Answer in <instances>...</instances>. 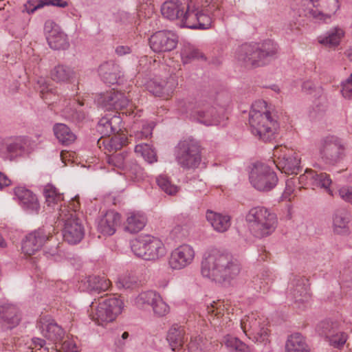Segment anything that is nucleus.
<instances>
[{"label":"nucleus","mask_w":352,"mask_h":352,"mask_svg":"<svg viewBox=\"0 0 352 352\" xmlns=\"http://www.w3.org/2000/svg\"><path fill=\"white\" fill-rule=\"evenodd\" d=\"M107 162L112 166L124 170L125 174L128 173H133L139 168L136 164H134L133 166H128L127 154L124 153L109 155L107 158Z\"/></svg>","instance_id":"37"},{"label":"nucleus","mask_w":352,"mask_h":352,"mask_svg":"<svg viewBox=\"0 0 352 352\" xmlns=\"http://www.w3.org/2000/svg\"><path fill=\"white\" fill-rule=\"evenodd\" d=\"M250 231L256 238L262 239L271 235L276 229V214L263 206L252 208L245 216Z\"/></svg>","instance_id":"5"},{"label":"nucleus","mask_w":352,"mask_h":352,"mask_svg":"<svg viewBox=\"0 0 352 352\" xmlns=\"http://www.w3.org/2000/svg\"><path fill=\"white\" fill-rule=\"evenodd\" d=\"M251 185L261 192H269L274 188L278 182V176L268 164L256 162L253 164L249 175Z\"/></svg>","instance_id":"11"},{"label":"nucleus","mask_w":352,"mask_h":352,"mask_svg":"<svg viewBox=\"0 0 352 352\" xmlns=\"http://www.w3.org/2000/svg\"><path fill=\"white\" fill-rule=\"evenodd\" d=\"M307 2L314 7L321 6L328 11V13L324 14L318 10L311 8L305 10V15L313 19L316 22H329L331 16L340 8L339 0H307Z\"/></svg>","instance_id":"18"},{"label":"nucleus","mask_w":352,"mask_h":352,"mask_svg":"<svg viewBox=\"0 0 352 352\" xmlns=\"http://www.w3.org/2000/svg\"><path fill=\"white\" fill-rule=\"evenodd\" d=\"M123 308L122 300L116 296H110L100 299L97 306H94L92 302L90 316L97 324L103 325L104 323L114 321L122 313Z\"/></svg>","instance_id":"9"},{"label":"nucleus","mask_w":352,"mask_h":352,"mask_svg":"<svg viewBox=\"0 0 352 352\" xmlns=\"http://www.w3.org/2000/svg\"><path fill=\"white\" fill-rule=\"evenodd\" d=\"M157 186L166 194L173 195L178 191V187L171 183L166 175H160L156 178Z\"/></svg>","instance_id":"50"},{"label":"nucleus","mask_w":352,"mask_h":352,"mask_svg":"<svg viewBox=\"0 0 352 352\" xmlns=\"http://www.w3.org/2000/svg\"><path fill=\"white\" fill-rule=\"evenodd\" d=\"M57 219L63 224V236L66 242L74 245L82 239L84 228L74 210L69 209L67 206H61Z\"/></svg>","instance_id":"7"},{"label":"nucleus","mask_w":352,"mask_h":352,"mask_svg":"<svg viewBox=\"0 0 352 352\" xmlns=\"http://www.w3.org/2000/svg\"><path fill=\"white\" fill-rule=\"evenodd\" d=\"M177 44V36L170 31H158L149 39L151 48L155 52H169Z\"/></svg>","instance_id":"19"},{"label":"nucleus","mask_w":352,"mask_h":352,"mask_svg":"<svg viewBox=\"0 0 352 352\" xmlns=\"http://www.w3.org/2000/svg\"><path fill=\"white\" fill-rule=\"evenodd\" d=\"M63 108H60L62 111V116L66 119L70 120L73 122H80L85 118V114L80 110L73 109L69 105L63 104Z\"/></svg>","instance_id":"52"},{"label":"nucleus","mask_w":352,"mask_h":352,"mask_svg":"<svg viewBox=\"0 0 352 352\" xmlns=\"http://www.w3.org/2000/svg\"><path fill=\"white\" fill-rule=\"evenodd\" d=\"M241 329L245 335L253 342L266 344L269 342V331L267 322L256 313L245 316L240 322Z\"/></svg>","instance_id":"12"},{"label":"nucleus","mask_w":352,"mask_h":352,"mask_svg":"<svg viewBox=\"0 0 352 352\" xmlns=\"http://www.w3.org/2000/svg\"><path fill=\"white\" fill-rule=\"evenodd\" d=\"M21 320L19 309L9 303L0 304V324L8 329L16 327Z\"/></svg>","instance_id":"25"},{"label":"nucleus","mask_w":352,"mask_h":352,"mask_svg":"<svg viewBox=\"0 0 352 352\" xmlns=\"http://www.w3.org/2000/svg\"><path fill=\"white\" fill-rule=\"evenodd\" d=\"M54 133L58 141L65 145L73 143L76 136L70 129L64 124H56L54 126Z\"/></svg>","instance_id":"41"},{"label":"nucleus","mask_w":352,"mask_h":352,"mask_svg":"<svg viewBox=\"0 0 352 352\" xmlns=\"http://www.w3.org/2000/svg\"><path fill=\"white\" fill-rule=\"evenodd\" d=\"M341 94L346 99L352 98V73L349 78L341 82Z\"/></svg>","instance_id":"60"},{"label":"nucleus","mask_w":352,"mask_h":352,"mask_svg":"<svg viewBox=\"0 0 352 352\" xmlns=\"http://www.w3.org/2000/svg\"><path fill=\"white\" fill-rule=\"evenodd\" d=\"M135 152L142 156L149 164L157 162L156 153L148 144H137L135 147Z\"/></svg>","instance_id":"46"},{"label":"nucleus","mask_w":352,"mask_h":352,"mask_svg":"<svg viewBox=\"0 0 352 352\" xmlns=\"http://www.w3.org/2000/svg\"><path fill=\"white\" fill-rule=\"evenodd\" d=\"M223 342L226 347L232 351L247 352L248 346L235 337L226 336L223 338Z\"/></svg>","instance_id":"48"},{"label":"nucleus","mask_w":352,"mask_h":352,"mask_svg":"<svg viewBox=\"0 0 352 352\" xmlns=\"http://www.w3.org/2000/svg\"><path fill=\"white\" fill-rule=\"evenodd\" d=\"M206 218L213 229L218 232H226L231 226V218L228 214L207 210Z\"/></svg>","instance_id":"29"},{"label":"nucleus","mask_w":352,"mask_h":352,"mask_svg":"<svg viewBox=\"0 0 352 352\" xmlns=\"http://www.w3.org/2000/svg\"><path fill=\"white\" fill-rule=\"evenodd\" d=\"M249 124L252 133L264 142L271 141L275 138L278 126L264 100H257L252 104L249 114Z\"/></svg>","instance_id":"3"},{"label":"nucleus","mask_w":352,"mask_h":352,"mask_svg":"<svg viewBox=\"0 0 352 352\" xmlns=\"http://www.w3.org/2000/svg\"><path fill=\"white\" fill-rule=\"evenodd\" d=\"M286 352H310V348L304 336L296 333L287 338L285 344Z\"/></svg>","instance_id":"35"},{"label":"nucleus","mask_w":352,"mask_h":352,"mask_svg":"<svg viewBox=\"0 0 352 352\" xmlns=\"http://www.w3.org/2000/svg\"><path fill=\"white\" fill-rule=\"evenodd\" d=\"M289 153H291L286 146H276L274 149L273 152V164L276 166V163L277 161H280L283 157L285 155V157Z\"/></svg>","instance_id":"63"},{"label":"nucleus","mask_w":352,"mask_h":352,"mask_svg":"<svg viewBox=\"0 0 352 352\" xmlns=\"http://www.w3.org/2000/svg\"><path fill=\"white\" fill-rule=\"evenodd\" d=\"M67 5V2L64 0H28L24 4L23 12L28 14H33L36 10L44 6H52L58 8H65Z\"/></svg>","instance_id":"34"},{"label":"nucleus","mask_w":352,"mask_h":352,"mask_svg":"<svg viewBox=\"0 0 352 352\" xmlns=\"http://www.w3.org/2000/svg\"><path fill=\"white\" fill-rule=\"evenodd\" d=\"M278 52V46L271 40L256 44H244L240 46L236 54L238 61L246 67H262L273 58Z\"/></svg>","instance_id":"4"},{"label":"nucleus","mask_w":352,"mask_h":352,"mask_svg":"<svg viewBox=\"0 0 352 352\" xmlns=\"http://www.w3.org/2000/svg\"><path fill=\"white\" fill-rule=\"evenodd\" d=\"M302 90L307 94L311 95L315 98H320L323 94L322 88L320 86H316L311 80H307L302 83Z\"/></svg>","instance_id":"55"},{"label":"nucleus","mask_w":352,"mask_h":352,"mask_svg":"<svg viewBox=\"0 0 352 352\" xmlns=\"http://www.w3.org/2000/svg\"><path fill=\"white\" fill-rule=\"evenodd\" d=\"M332 180L330 176L326 173H317L315 171L312 188H319L323 189L329 195L333 196V192L331 189Z\"/></svg>","instance_id":"44"},{"label":"nucleus","mask_w":352,"mask_h":352,"mask_svg":"<svg viewBox=\"0 0 352 352\" xmlns=\"http://www.w3.org/2000/svg\"><path fill=\"white\" fill-rule=\"evenodd\" d=\"M120 222V214L114 210H109L98 219L97 230L104 236H112L116 232Z\"/></svg>","instance_id":"22"},{"label":"nucleus","mask_w":352,"mask_h":352,"mask_svg":"<svg viewBox=\"0 0 352 352\" xmlns=\"http://www.w3.org/2000/svg\"><path fill=\"white\" fill-rule=\"evenodd\" d=\"M51 78L58 83L71 82L76 77V72L71 67L58 64L50 72Z\"/></svg>","instance_id":"31"},{"label":"nucleus","mask_w":352,"mask_h":352,"mask_svg":"<svg viewBox=\"0 0 352 352\" xmlns=\"http://www.w3.org/2000/svg\"><path fill=\"white\" fill-rule=\"evenodd\" d=\"M133 254L144 260L155 261L166 254L163 242L153 236H140L131 241Z\"/></svg>","instance_id":"8"},{"label":"nucleus","mask_w":352,"mask_h":352,"mask_svg":"<svg viewBox=\"0 0 352 352\" xmlns=\"http://www.w3.org/2000/svg\"><path fill=\"white\" fill-rule=\"evenodd\" d=\"M276 167L286 174H297L300 169V160L296 153H289L283 157L280 161H277Z\"/></svg>","instance_id":"30"},{"label":"nucleus","mask_w":352,"mask_h":352,"mask_svg":"<svg viewBox=\"0 0 352 352\" xmlns=\"http://www.w3.org/2000/svg\"><path fill=\"white\" fill-rule=\"evenodd\" d=\"M178 81L175 76H170L166 80H151L147 85L148 91L156 96H168L177 86Z\"/></svg>","instance_id":"24"},{"label":"nucleus","mask_w":352,"mask_h":352,"mask_svg":"<svg viewBox=\"0 0 352 352\" xmlns=\"http://www.w3.org/2000/svg\"><path fill=\"white\" fill-rule=\"evenodd\" d=\"M38 327L45 338L54 342L60 341L65 334L61 327L50 317L44 316L41 318L38 323Z\"/></svg>","instance_id":"21"},{"label":"nucleus","mask_w":352,"mask_h":352,"mask_svg":"<svg viewBox=\"0 0 352 352\" xmlns=\"http://www.w3.org/2000/svg\"><path fill=\"white\" fill-rule=\"evenodd\" d=\"M204 55L197 49L192 46H184L181 51V58L184 64H188L192 60L203 58Z\"/></svg>","instance_id":"49"},{"label":"nucleus","mask_w":352,"mask_h":352,"mask_svg":"<svg viewBox=\"0 0 352 352\" xmlns=\"http://www.w3.org/2000/svg\"><path fill=\"white\" fill-rule=\"evenodd\" d=\"M55 229L52 226H44L28 234L22 241L24 254L32 255L52 238Z\"/></svg>","instance_id":"15"},{"label":"nucleus","mask_w":352,"mask_h":352,"mask_svg":"<svg viewBox=\"0 0 352 352\" xmlns=\"http://www.w3.org/2000/svg\"><path fill=\"white\" fill-rule=\"evenodd\" d=\"M338 194L342 199L352 204V187L342 186L338 190Z\"/></svg>","instance_id":"64"},{"label":"nucleus","mask_w":352,"mask_h":352,"mask_svg":"<svg viewBox=\"0 0 352 352\" xmlns=\"http://www.w3.org/2000/svg\"><path fill=\"white\" fill-rule=\"evenodd\" d=\"M43 193L45 198V202L50 207H54L63 200V195L60 193L56 188L51 184H47L44 186Z\"/></svg>","instance_id":"43"},{"label":"nucleus","mask_w":352,"mask_h":352,"mask_svg":"<svg viewBox=\"0 0 352 352\" xmlns=\"http://www.w3.org/2000/svg\"><path fill=\"white\" fill-rule=\"evenodd\" d=\"M223 302L218 300L217 302H213L210 305H207L208 313L212 315H214L219 318L221 316H223L224 309L221 307Z\"/></svg>","instance_id":"62"},{"label":"nucleus","mask_w":352,"mask_h":352,"mask_svg":"<svg viewBox=\"0 0 352 352\" xmlns=\"http://www.w3.org/2000/svg\"><path fill=\"white\" fill-rule=\"evenodd\" d=\"M287 297L296 303L307 302L310 298L305 280L296 278L290 283Z\"/></svg>","instance_id":"27"},{"label":"nucleus","mask_w":352,"mask_h":352,"mask_svg":"<svg viewBox=\"0 0 352 352\" xmlns=\"http://www.w3.org/2000/svg\"><path fill=\"white\" fill-rule=\"evenodd\" d=\"M133 305L139 309L152 307L157 316H165L168 312V305L162 300L161 296L153 290L142 292L133 299Z\"/></svg>","instance_id":"16"},{"label":"nucleus","mask_w":352,"mask_h":352,"mask_svg":"<svg viewBox=\"0 0 352 352\" xmlns=\"http://www.w3.org/2000/svg\"><path fill=\"white\" fill-rule=\"evenodd\" d=\"M31 347L36 351H39L40 352H50L52 348L50 347V344H47L45 340L37 337L32 338Z\"/></svg>","instance_id":"59"},{"label":"nucleus","mask_w":352,"mask_h":352,"mask_svg":"<svg viewBox=\"0 0 352 352\" xmlns=\"http://www.w3.org/2000/svg\"><path fill=\"white\" fill-rule=\"evenodd\" d=\"M98 74L102 80L109 85L118 83L122 76L119 65L113 62H106L100 65Z\"/></svg>","instance_id":"28"},{"label":"nucleus","mask_w":352,"mask_h":352,"mask_svg":"<svg viewBox=\"0 0 352 352\" xmlns=\"http://www.w3.org/2000/svg\"><path fill=\"white\" fill-rule=\"evenodd\" d=\"M162 14L169 20H177L182 28L206 30L211 27L212 17L200 14L199 6L192 1L183 3L179 0L164 2L161 8Z\"/></svg>","instance_id":"1"},{"label":"nucleus","mask_w":352,"mask_h":352,"mask_svg":"<svg viewBox=\"0 0 352 352\" xmlns=\"http://www.w3.org/2000/svg\"><path fill=\"white\" fill-rule=\"evenodd\" d=\"M349 214L344 210L337 211L333 217V232L338 234H345L349 232Z\"/></svg>","instance_id":"38"},{"label":"nucleus","mask_w":352,"mask_h":352,"mask_svg":"<svg viewBox=\"0 0 352 352\" xmlns=\"http://www.w3.org/2000/svg\"><path fill=\"white\" fill-rule=\"evenodd\" d=\"M138 284V278L130 274H124L119 277L116 285L118 288L132 289Z\"/></svg>","instance_id":"56"},{"label":"nucleus","mask_w":352,"mask_h":352,"mask_svg":"<svg viewBox=\"0 0 352 352\" xmlns=\"http://www.w3.org/2000/svg\"><path fill=\"white\" fill-rule=\"evenodd\" d=\"M195 256L194 248L188 244H182L171 252L168 265L173 270H182L192 263Z\"/></svg>","instance_id":"17"},{"label":"nucleus","mask_w":352,"mask_h":352,"mask_svg":"<svg viewBox=\"0 0 352 352\" xmlns=\"http://www.w3.org/2000/svg\"><path fill=\"white\" fill-rule=\"evenodd\" d=\"M167 340L173 351L178 350L184 342L183 330L176 327H171L167 335Z\"/></svg>","instance_id":"45"},{"label":"nucleus","mask_w":352,"mask_h":352,"mask_svg":"<svg viewBox=\"0 0 352 352\" xmlns=\"http://www.w3.org/2000/svg\"><path fill=\"white\" fill-rule=\"evenodd\" d=\"M50 48L54 50H66L69 46L67 34L61 30L54 34H50L47 38Z\"/></svg>","instance_id":"42"},{"label":"nucleus","mask_w":352,"mask_h":352,"mask_svg":"<svg viewBox=\"0 0 352 352\" xmlns=\"http://www.w3.org/2000/svg\"><path fill=\"white\" fill-rule=\"evenodd\" d=\"M98 102L107 110H121L129 105V100L124 93L112 90L101 94Z\"/></svg>","instance_id":"20"},{"label":"nucleus","mask_w":352,"mask_h":352,"mask_svg":"<svg viewBox=\"0 0 352 352\" xmlns=\"http://www.w3.org/2000/svg\"><path fill=\"white\" fill-rule=\"evenodd\" d=\"M104 148L109 153L116 152L128 144L127 138L116 135L102 142Z\"/></svg>","instance_id":"47"},{"label":"nucleus","mask_w":352,"mask_h":352,"mask_svg":"<svg viewBox=\"0 0 352 352\" xmlns=\"http://www.w3.org/2000/svg\"><path fill=\"white\" fill-rule=\"evenodd\" d=\"M146 223V217L141 212L128 213L125 230L130 233H137L144 228Z\"/></svg>","instance_id":"33"},{"label":"nucleus","mask_w":352,"mask_h":352,"mask_svg":"<svg viewBox=\"0 0 352 352\" xmlns=\"http://www.w3.org/2000/svg\"><path fill=\"white\" fill-rule=\"evenodd\" d=\"M204 344L203 338L199 336H197L191 338L188 344V350L190 352H201L204 350Z\"/></svg>","instance_id":"61"},{"label":"nucleus","mask_w":352,"mask_h":352,"mask_svg":"<svg viewBox=\"0 0 352 352\" xmlns=\"http://www.w3.org/2000/svg\"><path fill=\"white\" fill-rule=\"evenodd\" d=\"M315 171L311 169H306L305 173L298 178L299 189L305 188L307 186L312 187Z\"/></svg>","instance_id":"57"},{"label":"nucleus","mask_w":352,"mask_h":352,"mask_svg":"<svg viewBox=\"0 0 352 352\" xmlns=\"http://www.w3.org/2000/svg\"><path fill=\"white\" fill-rule=\"evenodd\" d=\"M122 119L118 115H107L97 124V131L102 136H110L121 130Z\"/></svg>","instance_id":"26"},{"label":"nucleus","mask_w":352,"mask_h":352,"mask_svg":"<svg viewBox=\"0 0 352 352\" xmlns=\"http://www.w3.org/2000/svg\"><path fill=\"white\" fill-rule=\"evenodd\" d=\"M0 157L5 161H13L9 137L0 138Z\"/></svg>","instance_id":"54"},{"label":"nucleus","mask_w":352,"mask_h":352,"mask_svg":"<svg viewBox=\"0 0 352 352\" xmlns=\"http://www.w3.org/2000/svg\"><path fill=\"white\" fill-rule=\"evenodd\" d=\"M316 331L334 349H342L348 340L347 333L342 329L337 321H322L317 325Z\"/></svg>","instance_id":"14"},{"label":"nucleus","mask_w":352,"mask_h":352,"mask_svg":"<svg viewBox=\"0 0 352 352\" xmlns=\"http://www.w3.org/2000/svg\"><path fill=\"white\" fill-rule=\"evenodd\" d=\"M13 160L26 153L31 147V140L26 136L9 137Z\"/></svg>","instance_id":"32"},{"label":"nucleus","mask_w":352,"mask_h":352,"mask_svg":"<svg viewBox=\"0 0 352 352\" xmlns=\"http://www.w3.org/2000/svg\"><path fill=\"white\" fill-rule=\"evenodd\" d=\"M344 36V31L339 28H335L323 36L318 38V42L328 47H334L339 45L342 37Z\"/></svg>","instance_id":"40"},{"label":"nucleus","mask_w":352,"mask_h":352,"mask_svg":"<svg viewBox=\"0 0 352 352\" xmlns=\"http://www.w3.org/2000/svg\"><path fill=\"white\" fill-rule=\"evenodd\" d=\"M215 0H195L194 3L195 6H199V11L200 14H204L210 16L209 14H212L216 16L214 12L218 8Z\"/></svg>","instance_id":"51"},{"label":"nucleus","mask_w":352,"mask_h":352,"mask_svg":"<svg viewBox=\"0 0 352 352\" xmlns=\"http://www.w3.org/2000/svg\"><path fill=\"white\" fill-rule=\"evenodd\" d=\"M174 155L177 164L184 169L197 168L201 160L200 146L191 138L180 140L175 147Z\"/></svg>","instance_id":"10"},{"label":"nucleus","mask_w":352,"mask_h":352,"mask_svg":"<svg viewBox=\"0 0 352 352\" xmlns=\"http://www.w3.org/2000/svg\"><path fill=\"white\" fill-rule=\"evenodd\" d=\"M37 85L41 97L45 100L46 103H49L50 100L52 99V96H54L52 93V88L50 87L46 79L43 77L38 78Z\"/></svg>","instance_id":"53"},{"label":"nucleus","mask_w":352,"mask_h":352,"mask_svg":"<svg viewBox=\"0 0 352 352\" xmlns=\"http://www.w3.org/2000/svg\"><path fill=\"white\" fill-rule=\"evenodd\" d=\"M178 109L182 113L188 112L190 109V117L193 120L206 126L220 124L225 119L222 111H217L207 101L199 100L192 108L189 107V103L186 100H179Z\"/></svg>","instance_id":"6"},{"label":"nucleus","mask_w":352,"mask_h":352,"mask_svg":"<svg viewBox=\"0 0 352 352\" xmlns=\"http://www.w3.org/2000/svg\"><path fill=\"white\" fill-rule=\"evenodd\" d=\"M318 148L320 157L326 164H334L344 156V143L336 135H329L322 138L318 142Z\"/></svg>","instance_id":"13"},{"label":"nucleus","mask_w":352,"mask_h":352,"mask_svg":"<svg viewBox=\"0 0 352 352\" xmlns=\"http://www.w3.org/2000/svg\"><path fill=\"white\" fill-rule=\"evenodd\" d=\"M14 196L19 204L30 213H38L40 209L36 196L30 190L24 187L14 189Z\"/></svg>","instance_id":"23"},{"label":"nucleus","mask_w":352,"mask_h":352,"mask_svg":"<svg viewBox=\"0 0 352 352\" xmlns=\"http://www.w3.org/2000/svg\"><path fill=\"white\" fill-rule=\"evenodd\" d=\"M85 284L87 291L100 293L109 288L111 282L105 276H89Z\"/></svg>","instance_id":"39"},{"label":"nucleus","mask_w":352,"mask_h":352,"mask_svg":"<svg viewBox=\"0 0 352 352\" xmlns=\"http://www.w3.org/2000/svg\"><path fill=\"white\" fill-rule=\"evenodd\" d=\"M296 186V179L295 178H290L287 179L285 183V188L282 195L283 200L290 201L293 198V193Z\"/></svg>","instance_id":"58"},{"label":"nucleus","mask_w":352,"mask_h":352,"mask_svg":"<svg viewBox=\"0 0 352 352\" xmlns=\"http://www.w3.org/2000/svg\"><path fill=\"white\" fill-rule=\"evenodd\" d=\"M241 269L240 263L232 255L212 250L201 262V272L204 277L221 283L234 279L239 274Z\"/></svg>","instance_id":"2"},{"label":"nucleus","mask_w":352,"mask_h":352,"mask_svg":"<svg viewBox=\"0 0 352 352\" xmlns=\"http://www.w3.org/2000/svg\"><path fill=\"white\" fill-rule=\"evenodd\" d=\"M155 126L153 122L145 120H136L132 126V135L137 140L147 139L152 135Z\"/></svg>","instance_id":"36"}]
</instances>
